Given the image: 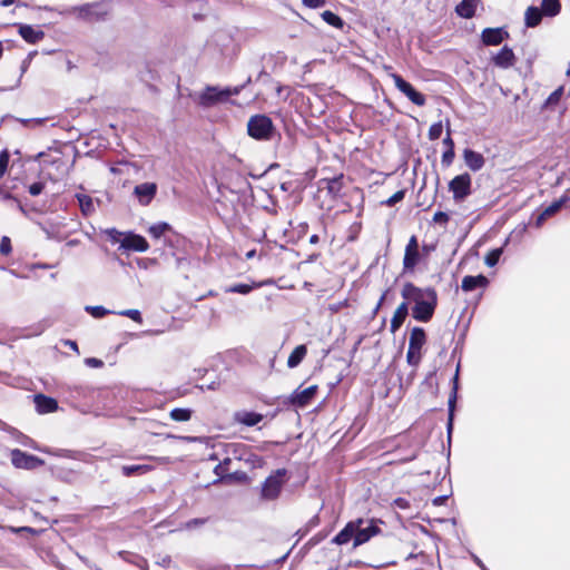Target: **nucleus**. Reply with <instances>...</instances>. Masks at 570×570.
<instances>
[{"label": "nucleus", "mask_w": 570, "mask_h": 570, "mask_svg": "<svg viewBox=\"0 0 570 570\" xmlns=\"http://www.w3.org/2000/svg\"><path fill=\"white\" fill-rule=\"evenodd\" d=\"M380 528L374 520L356 519L350 521L334 538L335 544L342 546L353 539V546L356 548L379 534Z\"/></svg>", "instance_id": "f257e3e1"}, {"label": "nucleus", "mask_w": 570, "mask_h": 570, "mask_svg": "<svg viewBox=\"0 0 570 570\" xmlns=\"http://www.w3.org/2000/svg\"><path fill=\"white\" fill-rule=\"evenodd\" d=\"M240 90L242 87L219 88L216 86H207L195 96V101L204 108H210L227 101L229 97L238 95Z\"/></svg>", "instance_id": "f03ea898"}, {"label": "nucleus", "mask_w": 570, "mask_h": 570, "mask_svg": "<svg viewBox=\"0 0 570 570\" xmlns=\"http://www.w3.org/2000/svg\"><path fill=\"white\" fill-rule=\"evenodd\" d=\"M273 130V121L265 115H255L247 122L248 135L257 140L271 139Z\"/></svg>", "instance_id": "7ed1b4c3"}, {"label": "nucleus", "mask_w": 570, "mask_h": 570, "mask_svg": "<svg viewBox=\"0 0 570 570\" xmlns=\"http://www.w3.org/2000/svg\"><path fill=\"white\" fill-rule=\"evenodd\" d=\"M285 470H277L269 475L262 485V498L264 500H275L278 498L285 482Z\"/></svg>", "instance_id": "20e7f679"}, {"label": "nucleus", "mask_w": 570, "mask_h": 570, "mask_svg": "<svg viewBox=\"0 0 570 570\" xmlns=\"http://www.w3.org/2000/svg\"><path fill=\"white\" fill-rule=\"evenodd\" d=\"M472 179L468 173L455 176L449 183V189L455 202L464 200L471 194Z\"/></svg>", "instance_id": "39448f33"}, {"label": "nucleus", "mask_w": 570, "mask_h": 570, "mask_svg": "<svg viewBox=\"0 0 570 570\" xmlns=\"http://www.w3.org/2000/svg\"><path fill=\"white\" fill-rule=\"evenodd\" d=\"M425 297V301L412 308V316L420 322H428L432 318L438 303L436 293L428 294Z\"/></svg>", "instance_id": "423d86ee"}, {"label": "nucleus", "mask_w": 570, "mask_h": 570, "mask_svg": "<svg viewBox=\"0 0 570 570\" xmlns=\"http://www.w3.org/2000/svg\"><path fill=\"white\" fill-rule=\"evenodd\" d=\"M72 12L81 19L98 20L108 13V6L105 2L87 3L73 8Z\"/></svg>", "instance_id": "0eeeda50"}, {"label": "nucleus", "mask_w": 570, "mask_h": 570, "mask_svg": "<svg viewBox=\"0 0 570 570\" xmlns=\"http://www.w3.org/2000/svg\"><path fill=\"white\" fill-rule=\"evenodd\" d=\"M391 78L395 87L404 94L413 104L416 106H423L425 104V97L416 91L411 83L405 81L401 76L396 73H391Z\"/></svg>", "instance_id": "6e6552de"}, {"label": "nucleus", "mask_w": 570, "mask_h": 570, "mask_svg": "<svg viewBox=\"0 0 570 570\" xmlns=\"http://www.w3.org/2000/svg\"><path fill=\"white\" fill-rule=\"evenodd\" d=\"M433 288H420L411 283H406L402 289V296L406 303H413L419 305L421 302L426 299L428 294H435Z\"/></svg>", "instance_id": "1a4fd4ad"}, {"label": "nucleus", "mask_w": 570, "mask_h": 570, "mask_svg": "<svg viewBox=\"0 0 570 570\" xmlns=\"http://www.w3.org/2000/svg\"><path fill=\"white\" fill-rule=\"evenodd\" d=\"M11 462L16 468L19 469H35L43 464V461L39 458L22 452L18 449L11 451Z\"/></svg>", "instance_id": "9d476101"}, {"label": "nucleus", "mask_w": 570, "mask_h": 570, "mask_svg": "<svg viewBox=\"0 0 570 570\" xmlns=\"http://www.w3.org/2000/svg\"><path fill=\"white\" fill-rule=\"evenodd\" d=\"M420 259V253H419V243L417 238L415 236H412L409 239V243L405 247L404 258H403V266L405 271H412L416 266Z\"/></svg>", "instance_id": "9b49d317"}, {"label": "nucleus", "mask_w": 570, "mask_h": 570, "mask_svg": "<svg viewBox=\"0 0 570 570\" xmlns=\"http://www.w3.org/2000/svg\"><path fill=\"white\" fill-rule=\"evenodd\" d=\"M121 248L134 252H146L149 248L147 240L137 234L126 233L122 237Z\"/></svg>", "instance_id": "f8f14e48"}, {"label": "nucleus", "mask_w": 570, "mask_h": 570, "mask_svg": "<svg viewBox=\"0 0 570 570\" xmlns=\"http://www.w3.org/2000/svg\"><path fill=\"white\" fill-rule=\"evenodd\" d=\"M157 191V185L155 183H144L137 185L134 189V194L137 196L139 203L144 206L148 205L155 197Z\"/></svg>", "instance_id": "ddd939ff"}, {"label": "nucleus", "mask_w": 570, "mask_h": 570, "mask_svg": "<svg viewBox=\"0 0 570 570\" xmlns=\"http://www.w3.org/2000/svg\"><path fill=\"white\" fill-rule=\"evenodd\" d=\"M316 391H317L316 385L308 386L304 390L297 389L292 393L291 402L294 405L303 407V406L307 405L313 400V397L316 394Z\"/></svg>", "instance_id": "4468645a"}, {"label": "nucleus", "mask_w": 570, "mask_h": 570, "mask_svg": "<svg viewBox=\"0 0 570 570\" xmlns=\"http://www.w3.org/2000/svg\"><path fill=\"white\" fill-rule=\"evenodd\" d=\"M507 37H509V35L502 28H487L481 35L482 41L487 46H498Z\"/></svg>", "instance_id": "2eb2a0df"}, {"label": "nucleus", "mask_w": 570, "mask_h": 570, "mask_svg": "<svg viewBox=\"0 0 570 570\" xmlns=\"http://www.w3.org/2000/svg\"><path fill=\"white\" fill-rule=\"evenodd\" d=\"M233 461L229 458H226L223 462H220L215 468L216 475H218L222 480H245L246 474L243 472L229 473V465Z\"/></svg>", "instance_id": "dca6fc26"}, {"label": "nucleus", "mask_w": 570, "mask_h": 570, "mask_svg": "<svg viewBox=\"0 0 570 570\" xmlns=\"http://www.w3.org/2000/svg\"><path fill=\"white\" fill-rule=\"evenodd\" d=\"M515 57L511 48L504 46L494 57L493 62L495 66L507 69L514 65Z\"/></svg>", "instance_id": "f3484780"}, {"label": "nucleus", "mask_w": 570, "mask_h": 570, "mask_svg": "<svg viewBox=\"0 0 570 570\" xmlns=\"http://www.w3.org/2000/svg\"><path fill=\"white\" fill-rule=\"evenodd\" d=\"M19 35L29 43H37L45 37V32L40 28L29 24H20Z\"/></svg>", "instance_id": "a211bd4d"}, {"label": "nucleus", "mask_w": 570, "mask_h": 570, "mask_svg": "<svg viewBox=\"0 0 570 570\" xmlns=\"http://www.w3.org/2000/svg\"><path fill=\"white\" fill-rule=\"evenodd\" d=\"M463 159L465 165L473 171L480 170L484 166V157L472 149H464Z\"/></svg>", "instance_id": "6ab92c4d"}, {"label": "nucleus", "mask_w": 570, "mask_h": 570, "mask_svg": "<svg viewBox=\"0 0 570 570\" xmlns=\"http://www.w3.org/2000/svg\"><path fill=\"white\" fill-rule=\"evenodd\" d=\"M488 283V278L483 275L465 276L462 279L461 287L464 292H471L479 287L484 288Z\"/></svg>", "instance_id": "aec40b11"}, {"label": "nucleus", "mask_w": 570, "mask_h": 570, "mask_svg": "<svg viewBox=\"0 0 570 570\" xmlns=\"http://www.w3.org/2000/svg\"><path fill=\"white\" fill-rule=\"evenodd\" d=\"M407 313H409L407 303L406 302L401 303L397 306V308L395 309L394 315L391 320V332L392 333H395L402 326L403 322L405 321V318L407 316Z\"/></svg>", "instance_id": "412c9836"}, {"label": "nucleus", "mask_w": 570, "mask_h": 570, "mask_svg": "<svg viewBox=\"0 0 570 570\" xmlns=\"http://www.w3.org/2000/svg\"><path fill=\"white\" fill-rule=\"evenodd\" d=\"M35 403L39 413H50L57 410V401L42 394L35 396Z\"/></svg>", "instance_id": "4be33fe9"}, {"label": "nucleus", "mask_w": 570, "mask_h": 570, "mask_svg": "<svg viewBox=\"0 0 570 570\" xmlns=\"http://www.w3.org/2000/svg\"><path fill=\"white\" fill-rule=\"evenodd\" d=\"M478 2H479V0H462L456 6L455 11L460 17L471 18L475 13Z\"/></svg>", "instance_id": "5701e85b"}, {"label": "nucleus", "mask_w": 570, "mask_h": 570, "mask_svg": "<svg viewBox=\"0 0 570 570\" xmlns=\"http://www.w3.org/2000/svg\"><path fill=\"white\" fill-rule=\"evenodd\" d=\"M425 343V332L421 327H414L410 335L409 347L410 350L421 351Z\"/></svg>", "instance_id": "b1692460"}, {"label": "nucleus", "mask_w": 570, "mask_h": 570, "mask_svg": "<svg viewBox=\"0 0 570 570\" xmlns=\"http://www.w3.org/2000/svg\"><path fill=\"white\" fill-rule=\"evenodd\" d=\"M563 203H564V200H562V199L556 200L551 205H549L547 208H544V210L537 217L535 226L540 227L548 217H551L557 212H559L560 208L562 207Z\"/></svg>", "instance_id": "393cba45"}, {"label": "nucleus", "mask_w": 570, "mask_h": 570, "mask_svg": "<svg viewBox=\"0 0 570 570\" xmlns=\"http://www.w3.org/2000/svg\"><path fill=\"white\" fill-rule=\"evenodd\" d=\"M307 354V348L305 345H298L296 346L287 360V366L289 368H294L298 366V364L304 360V357Z\"/></svg>", "instance_id": "a878e982"}, {"label": "nucleus", "mask_w": 570, "mask_h": 570, "mask_svg": "<svg viewBox=\"0 0 570 570\" xmlns=\"http://www.w3.org/2000/svg\"><path fill=\"white\" fill-rule=\"evenodd\" d=\"M263 416L255 412H239L236 414L237 422L247 425V426H254L258 424L262 421Z\"/></svg>", "instance_id": "bb28decb"}, {"label": "nucleus", "mask_w": 570, "mask_h": 570, "mask_svg": "<svg viewBox=\"0 0 570 570\" xmlns=\"http://www.w3.org/2000/svg\"><path fill=\"white\" fill-rule=\"evenodd\" d=\"M542 11L537 7H529L525 11L524 19L527 27H537L542 19Z\"/></svg>", "instance_id": "cd10ccee"}, {"label": "nucleus", "mask_w": 570, "mask_h": 570, "mask_svg": "<svg viewBox=\"0 0 570 570\" xmlns=\"http://www.w3.org/2000/svg\"><path fill=\"white\" fill-rule=\"evenodd\" d=\"M561 4L559 0H542L541 11L543 14L554 17L560 12Z\"/></svg>", "instance_id": "c85d7f7f"}, {"label": "nucleus", "mask_w": 570, "mask_h": 570, "mask_svg": "<svg viewBox=\"0 0 570 570\" xmlns=\"http://www.w3.org/2000/svg\"><path fill=\"white\" fill-rule=\"evenodd\" d=\"M151 470L153 466L148 464L124 465L121 468L122 474L126 476H130L132 474H145Z\"/></svg>", "instance_id": "c756f323"}, {"label": "nucleus", "mask_w": 570, "mask_h": 570, "mask_svg": "<svg viewBox=\"0 0 570 570\" xmlns=\"http://www.w3.org/2000/svg\"><path fill=\"white\" fill-rule=\"evenodd\" d=\"M77 199L79 202L81 212L85 215H89L95 210L94 202H92L91 197H89L88 195L78 194Z\"/></svg>", "instance_id": "7c9ffc66"}, {"label": "nucleus", "mask_w": 570, "mask_h": 570, "mask_svg": "<svg viewBox=\"0 0 570 570\" xmlns=\"http://www.w3.org/2000/svg\"><path fill=\"white\" fill-rule=\"evenodd\" d=\"M170 417L177 422H186L191 417V411L189 409H174L169 413Z\"/></svg>", "instance_id": "2f4dec72"}, {"label": "nucleus", "mask_w": 570, "mask_h": 570, "mask_svg": "<svg viewBox=\"0 0 570 570\" xmlns=\"http://www.w3.org/2000/svg\"><path fill=\"white\" fill-rule=\"evenodd\" d=\"M170 229V226L169 224L167 223H157L155 225H151L149 228H148V233L154 237V238H160L166 232H168Z\"/></svg>", "instance_id": "473e14b6"}, {"label": "nucleus", "mask_w": 570, "mask_h": 570, "mask_svg": "<svg viewBox=\"0 0 570 570\" xmlns=\"http://www.w3.org/2000/svg\"><path fill=\"white\" fill-rule=\"evenodd\" d=\"M322 18L325 22H327L328 24H331L333 27H336V28L343 27V20L332 11H328V10L324 11L322 13Z\"/></svg>", "instance_id": "72a5a7b5"}, {"label": "nucleus", "mask_w": 570, "mask_h": 570, "mask_svg": "<svg viewBox=\"0 0 570 570\" xmlns=\"http://www.w3.org/2000/svg\"><path fill=\"white\" fill-rule=\"evenodd\" d=\"M503 253V249L502 248H494L492 249L491 252L488 253V255L485 256L484 258V263L489 266V267H493L494 265H497V263L499 262L501 255Z\"/></svg>", "instance_id": "f704fd0d"}, {"label": "nucleus", "mask_w": 570, "mask_h": 570, "mask_svg": "<svg viewBox=\"0 0 570 570\" xmlns=\"http://www.w3.org/2000/svg\"><path fill=\"white\" fill-rule=\"evenodd\" d=\"M85 309L96 318L104 317L110 313V311L106 309L104 306H86Z\"/></svg>", "instance_id": "c9c22d12"}, {"label": "nucleus", "mask_w": 570, "mask_h": 570, "mask_svg": "<svg viewBox=\"0 0 570 570\" xmlns=\"http://www.w3.org/2000/svg\"><path fill=\"white\" fill-rule=\"evenodd\" d=\"M443 131V125L441 121L433 124L429 129V138L431 140H436L440 138Z\"/></svg>", "instance_id": "e433bc0d"}, {"label": "nucleus", "mask_w": 570, "mask_h": 570, "mask_svg": "<svg viewBox=\"0 0 570 570\" xmlns=\"http://www.w3.org/2000/svg\"><path fill=\"white\" fill-rule=\"evenodd\" d=\"M456 389H458V373L454 376L453 394L449 399V407H450V422H449V426L450 428H451V424H452V415H453V407H454V402H455V397H456Z\"/></svg>", "instance_id": "4c0bfd02"}, {"label": "nucleus", "mask_w": 570, "mask_h": 570, "mask_svg": "<svg viewBox=\"0 0 570 570\" xmlns=\"http://www.w3.org/2000/svg\"><path fill=\"white\" fill-rule=\"evenodd\" d=\"M253 289L252 285L247 284H237L227 289L230 293H239V294H248Z\"/></svg>", "instance_id": "58836bf2"}, {"label": "nucleus", "mask_w": 570, "mask_h": 570, "mask_svg": "<svg viewBox=\"0 0 570 570\" xmlns=\"http://www.w3.org/2000/svg\"><path fill=\"white\" fill-rule=\"evenodd\" d=\"M119 314L122 316H127L137 323L142 322L140 312L138 309H125V311L119 312Z\"/></svg>", "instance_id": "ea45409f"}, {"label": "nucleus", "mask_w": 570, "mask_h": 570, "mask_svg": "<svg viewBox=\"0 0 570 570\" xmlns=\"http://www.w3.org/2000/svg\"><path fill=\"white\" fill-rule=\"evenodd\" d=\"M107 235L109 239L114 243H119L121 245L122 237L126 236V233L118 232L117 229H108Z\"/></svg>", "instance_id": "a19ab883"}, {"label": "nucleus", "mask_w": 570, "mask_h": 570, "mask_svg": "<svg viewBox=\"0 0 570 570\" xmlns=\"http://www.w3.org/2000/svg\"><path fill=\"white\" fill-rule=\"evenodd\" d=\"M11 240L8 236H3L1 238V243H0V253L3 254V255H8L11 253Z\"/></svg>", "instance_id": "79ce46f5"}, {"label": "nucleus", "mask_w": 570, "mask_h": 570, "mask_svg": "<svg viewBox=\"0 0 570 570\" xmlns=\"http://www.w3.org/2000/svg\"><path fill=\"white\" fill-rule=\"evenodd\" d=\"M563 92V87L556 89L547 99V105H553L559 101Z\"/></svg>", "instance_id": "37998d69"}, {"label": "nucleus", "mask_w": 570, "mask_h": 570, "mask_svg": "<svg viewBox=\"0 0 570 570\" xmlns=\"http://www.w3.org/2000/svg\"><path fill=\"white\" fill-rule=\"evenodd\" d=\"M454 156V149L448 148L442 155V164L450 166L453 163Z\"/></svg>", "instance_id": "c03bdc74"}, {"label": "nucleus", "mask_w": 570, "mask_h": 570, "mask_svg": "<svg viewBox=\"0 0 570 570\" xmlns=\"http://www.w3.org/2000/svg\"><path fill=\"white\" fill-rule=\"evenodd\" d=\"M8 161H9V155L7 151H2L0 154V177H2L7 170V166H8Z\"/></svg>", "instance_id": "a18cd8bd"}, {"label": "nucleus", "mask_w": 570, "mask_h": 570, "mask_svg": "<svg viewBox=\"0 0 570 570\" xmlns=\"http://www.w3.org/2000/svg\"><path fill=\"white\" fill-rule=\"evenodd\" d=\"M45 188V184L43 183H33L29 186V193L32 195V196H38L42 193Z\"/></svg>", "instance_id": "49530a36"}, {"label": "nucleus", "mask_w": 570, "mask_h": 570, "mask_svg": "<svg viewBox=\"0 0 570 570\" xmlns=\"http://www.w3.org/2000/svg\"><path fill=\"white\" fill-rule=\"evenodd\" d=\"M404 198V191L403 190H399L396 191L395 194H393L387 200H386V204L389 206H393L395 205L396 203L401 202L402 199Z\"/></svg>", "instance_id": "de8ad7c7"}, {"label": "nucleus", "mask_w": 570, "mask_h": 570, "mask_svg": "<svg viewBox=\"0 0 570 570\" xmlns=\"http://www.w3.org/2000/svg\"><path fill=\"white\" fill-rule=\"evenodd\" d=\"M303 4L308 8L316 9L323 7L325 4V0H303Z\"/></svg>", "instance_id": "09e8293b"}, {"label": "nucleus", "mask_w": 570, "mask_h": 570, "mask_svg": "<svg viewBox=\"0 0 570 570\" xmlns=\"http://www.w3.org/2000/svg\"><path fill=\"white\" fill-rule=\"evenodd\" d=\"M419 354H420V351H417V350H410L409 348L407 350V355H406L409 363H412V364L416 363L419 357H420Z\"/></svg>", "instance_id": "8fccbe9b"}, {"label": "nucleus", "mask_w": 570, "mask_h": 570, "mask_svg": "<svg viewBox=\"0 0 570 570\" xmlns=\"http://www.w3.org/2000/svg\"><path fill=\"white\" fill-rule=\"evenodd\" d=\"M449 220V216L448 214L443 213V212H436L433 216V222L434 223H446Z\"/></svg>", "instance_id": "3c124183"}, {"label": "nucleus", "mask_w": 570, "mask_h": 570, "mask_svg": "<svg viewBox=\"0 0 570 570\" xmlns=\"http://www.w3.org/2000/svg\"><path fill=\"white\" fill-rule=\"evenodd\" d=\"M443 145L448 148H451V149H454V141L453 139L451 138V134H450V128H448V135L446 137L443 139Z\"/></svg>", "instance_id": "603ef678"}, {"label": "nucleus", "mask_w": 570, "mask_h": 570, "mask_svg": "<svg viewBox=\"0 0 570 570\" xmlns=\"http://www.w3.org/2000/svg\"><path fill=\"white\" fill-rule=\"evenodd\" d=\"M167 438H174V439H178V440L186 441V442L200 441V438H198V436H175V435L168 434Z\"/></svg>", "instance_id": "864d4df0"}, {"label": "nucleus", "mask_w": 570, "mask_h": 570, "mask_svg": "<svg viewBox=\"0 0 570 570\" xmlns=\"http://www.w3.org/2000/svg\"><path fill=\"white\" fill-rule=\"evenodd\" d=\"M205 522H206L205 519H193L186 523V527L187 528L199 527V525H203Z\"/></svg>", "instance_id": "5fc2aeb1"}, {"label": "nucleus", "mask_w": 570, "mask_h": 570, "mask_svg": "<svg viewBox=\"0 0 570 570\" xmlns=\"http://www.w3.org/2000/svg\"><path fill=\"white\" fill-rule=\"evenodd\" d=\"M86 363L89 366H92V367H100V366H102V361H100L98 358H95V357L87 358Z\"/></svg>", "instance_id": "6e6d98bb"}, {"label": "nucleus", "mask_w": 570, "mask_h": 570, "mask_svg": "<svg viewBox=\"0 0 570 570\" xmlns=\"http://www.w3.org/2000/svg\"><path fill=\"white\" fill-rule=\"evenodd\" d=\"M148 459L157 462L158 464H167L170 462L169 458L166 456H148Z\"/></svg>", "instance_id": "4d7b16f0"}, {"label": "nucleus", "mask_w": 570, "mask_h": 570, "mask_svg": "<svg viewBox=\"0 0 570 570\" xmlns=\"http://www.w3.org/2000/svg\"><path fill=\"white\" fill-rule=\"evenodd\" d=\"M256 256V250L255 249H252V250H248L245 255L246 259H252Z\"/></svg>", "instance_id": "13d9d810"}, {"label": "nucleus", "mask_w": 570, "mask_h": 570, "mask_svg": "<svg viewBox=\"0 0 570 570\" xmlns=\"http://www.w3.org/2000/svg\"><path fill=\"white\" fill-rule=\"evenodd\" d=\"M337 185H338V180H336V179L331 180L328 184L330 190H334Z\"/></svg>", "instance_id": "bf43d9fd"}, {"label": "nucleus", "mask_w": 570, "mask_h": 570, "mask_svg": "<svg viewBox=\"0 0 570 570\" xmlns=\"http://www.w3.org/2000/svg\"><path fill=\"white\" fill-rule=\"evenodd\" d=\"M66 344L70 346L72 350L78 351L77 343L73 341H67Z\"/></svg>", "instance_id": "052dcab7"}, {"label": "nucleus", "mask_w": 570, "mask_h": 570, "mask_svg": "<svg viewBox=\"0 0 570 570\" xmlns=\"http://www.w3.org/2000/svg\"><path fill=\"white\" fill-rule=\"evenodd\" d=\"M14 2V0H1L0 4L2 7H9Z\"/></svg>", "instance_id": "680f3d73"}, {"label": "nucleus", "mask_w": 570, "mask_h": 570, "mask_svg": "<svg viewBox=\"0 0 570 570\" xmlns=\"http://www.w3.org/2000/svg\"><path fill=\"white\" fill-rule=\"evenodd\" d=\"M318 242V236L317 235H312L311 238H309V243L311 244H316Z\"/></svg>", "instance_id": "e2e57ef3"}, {"label": "nucleus", "mask_w": 570, "mask_h": 570, "mask_svg": "<svg viewBox=\"0 0 570 570\" xmlns=\"http://www.w3.org/2000/svg\"><path fill=\"white\" fill-rule=\"evenodd\" d=\"M384 299V296H381V301L379 303V306L381 305L382 301Z\"/></svg>", "instance_id": "0e129e2a"}, {"label": "nucleus", "mask_w": 570, "mask_h": 570, "mask_svg": "<svg viewBox=\"0 0 570 570\" xmlns=\"http://www.w3.org/2000/svg\"><path fill=\"white\" fill-rule=\"evenodd\" d=\"M567 76L570 77V68L567 70Z\"/></svg>", "instance_id": "69168bd1"}]
</instances>
